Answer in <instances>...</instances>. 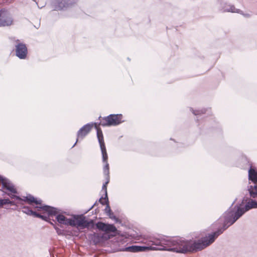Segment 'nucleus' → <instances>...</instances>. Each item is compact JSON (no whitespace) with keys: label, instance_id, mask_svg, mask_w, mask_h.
Wrapping results in <instances>:
<instances>
[{"label":"nucleus","instance_id":"f257e3e1","mask_svg":"<svg viewBox=\"0 0 257 257\" xmlns=\"http://www.w3.org/2000/svg\"><path fill=\"white\" fill-rule=\"evenodd\" d=\"M257 208V202L249 199L244 207H238L236 211L229 209L224 214L223 228L202 238L198 241L185 240L181 238H151V250H166L176 252L185 253L201 250L212 243L215 239L227 228L234 223L245 212Z\"/></svg>","mask_w":257,"mask_h":257},{"label":"nucleus","instance_id":"f03ea898","mask_svg":"<svg viewBox=\"0 0 257 257\" xmlns=\"http://www.w3.org/2000/svg\"><path fill=\"white\" fill-rule=\"evenodd\" d=\"M92 220H88L83 215H75L71 218L69 225L75 227L77 228L83 229L88 228L90 225H92Z\"/></svg>","mask_w":257,"mask_h":257},{"label":"nucleus","instance_id":"7ed1b4c3","mask_svg":"<svg viewBox=\"0 0 257 257\" xmlns=\"http://www.w3.org/2000/svg\"><path fill=\"white\" fill-rule=\"evenodd\" d=\"M42 208L48 212V216H55L59 223L69 225V222L71 221V218H66L64 215L60 213V210L58 209L50 206H44Z\"/></svg>","mask_w":257,"mask_h":257},{"label":"nucleus","instance_id":"20e7f679","mask_svg":"<svg viewBox=\"0 0 257 257\" xmlns=\"http://www.w3.org/2000/svg\"><path fill=\"white\" fill-rule=\"evenodd\" d=\"M121 114H110L107 117L103 118L100 122L99 125L102 126H111L116 125L122 122Z\"/></svg>","mask_w":257,"mask_h":257},{"label":"nucleus","instance_id":"39448f33","mask_svg":"<svg viewBox=\"0 0 257 257\" xmlns=\"http://www.w3.org/2000/svg\"><path fill=\"white\" fill-rule=\"evenodd\" d=\"M95 127L97 130V137L99 143L100 147L102 156V161L104 163L107 162L108 156L106 153L102 132L101 130L97 128L96 124H95Z\"/></svg>","mask_w":257,"mask_h":257},{"label":"nucleus","instance_id":"423d86ee","mask_svg":"<svg viewBox=\"0 0 257 257\" xmlns=\"http://www.w3.org/2000/svg\"><path fill=\"white\" fill-rule=\"evenodd\" d=\"M95 124H96L98 128L101 130L98 126L97 123H87L82 126L77 133L78 139H83L91 131L93 125L95 127ZM96 128V127H95Z\"/></svg>","mask_w":257,"mask_h":257},{"label":"nucleus","instance_id":"0eeeda50","mask_svg":"<svg viewBox=\"0 0 257 257\" xmlns=\"http://www.w3.org/2000/svg\"><path fill=\"white\" fill-rule=\"evenodd\" d=\"M16 56L20 59H25L27 54V48L26 45L22 43L18 44L16 46Z\"/></svg>","mask_w":257,"mask_h":257},{"label":"nucleus","instance_id":"6e6552de","mask_svg":"<svg viewBox=\"0 0 257 257\" xmlns=\"http://www.w3.org/2000/svg\"><path fill=\"white\" fill-rule=\"evenodd\" d=\"M0 181L2 184L3 188L6 189L12 193H17V190L14 185L9 179L1 176Z\"/></svg>","mask_w":257,"mask_h":257},{"label":"nucleus","instance_id":"1a4fd4ad","mask_svg":"<svg viewBox=\"0 0 257 257\" xmlns=\"http://www.w3.org/2000/svg\"><path fill=\"white\" fill-rule=\"evenodd\" d=\"M98 229L106 232H114L116 230V227L112 224H107L101 222L96 224Z\"/></svg>","mask_w":257,"mask_h":257},{"label":"nucleus","instance_id":"9d476101","mask_svg":"<svg viewBox=\"0 0 257 257\" xmlns=\"http://www.w3.org/2000/svg\"><path fill=\"white\" fill-rule=\"evenodd\" d=\"M57 3L55 5L56 10H63L66 9L74 3L75 0H57Z\"/></svg>","mask_w":257,"mask_h":257},{"label":"nucleus","instance_id":"9b49d317","mask_svg":"<svg viewBox=\"0 0 257 257\" xmlns=\"http://www.w3.org/2000/svg\"><path fill=\"white\" fill-rule=\"evenodd\" d=\"M1 12H5V17H1L0 22L5 23V24L1 25V26H10L13 23V20L9 13L5 10H1Z\"/></svg>","mask_w":257,"mask_h":257},{"label":"nucleus","instance_id":"f8f14e48","mask_svg":"<svg viewBox=\"0 0 257 257\" xmlns=\"http://www.w3.org/2000/svg\"><path fill=\"white\" fill-rule=\"evenodd\" d=\"M222 10L223 12L240 13L246 17H248L250 16L249 14H243L239 9H236L233 6L227 5V4H225V6L222 9Z\"/></svg>","mask_w":257,"mask_h":257},{"label":"nucleus","instance_id":"ddd939ff","mask_svg":"<svg viewBox=\"0 0 257 257\" xmlns=\"http://www.w3.org/2000/svg\"><path fill=\"white\" fill-rule=\"evenodd\" d=\"M45 205H42L41 206H37L36 208L37 209L38 211L42 210L43 211V214H41L38 213L36 212L35 214V216L40 218L43 220L47 221L48 219H51V217H53V216H49L48 215V212L45 210H44L42 207L44 206Z\"/></svg>","mask_w":257,"mask_h":257},{"label":"nucleus","instance_id":"4468645a","mask_svg":"<svg viewBox=\"0 0 257 257\" xmlns=\"http://www.w3.org/2000/svg\"><path fill=\"white\" fill-rule=\"evenodd\" d=\"M247 190L251 198H257V184H251L249 183L247 186Z\"/></svg>","mask_w":257,"mask_h":257},{"label":"nucleus","instance_id":"2eb2a0df","mask_svg":"<svg viewBox=\"0 0 257 257\" xmlns=\"http://www.w3.org/2000/svg\"><path fill=\"white\" fill-rule=\"evenodd\" d=\"M248 179L252 184H257V171L251 168L248 171Z\"/></svg>","mask_w":257,"mask_h":257},{"label":"nucleus","instance_id":"dca6fc26","mask_svg":"<svg viewBox=\"0 0 257 257\" xmlns=\"http://www.w3.org/2000/svg\"><path fill=\"white\" fill-rule=\"evenodd\" d=\"M24 201H27L30 204L35 203L36 204L38 205V206H41L42 205V200L41 199H37L31 195L26 197Z\"/></svg>","mask_w":257,"mask_h":257},{"label":"nucleus","instance_id":"f3484780","mask_svg":"<svg viewBox=\"0 0 257 257\" xmlns=\"http://www.w3.org/2000/svg\"><path fill=\"white\" fill-rule=\"evenodd\" d=\"M105 212L107 214V215L108 216H109V217L110 218H112V219H115V220L116 219V218L115 217V216H114L113 213L111 212V210L110 207L109 206L108 204H107L106 206V207L105 208Z\"/></svg>","mask_w":257,"mask_h":257},{"label":"nucleus","instance_id":"a211bd4d","mask_svg":"<svg viewBox=\"0 0 257 257\" xmlns=\"http://www.w3.org/2000/svg\"><path fill=\"white\" fill-rule=\"evenodd\" d=\"M23 212L26 213L28 215H33L35 216V214L36 212L33 211L28 207H24L22 210Z\"/></svg>","mask_w":257,"mask_h":257},{"label":"nucleus","instance_id":"6ab92c4d","mask_svg":"<svg viewBox=\"0 0 257 257\" xmlns=\"http://www.w3.org/2000/svg\"><path fill=\"white\" fill-rule=\"evenodd\" d=\"M10 204L11 205H14L13 202L11 201L9 199H0V206H3L5 204Z\"/></svg>","mask_w":257,"mask_h":257},{"label":"nucleus","instance_id":"aec40b11","mask_svg":"<svg viewBox=\"0 0 257 257\" xmlns=\"http://www.w3.org/2000/svg\"><path fill=\"white\" fill-rule=\"evenodd\" d=\"M103 173L107 178H109V164L107 162L105 163L103 167Z\"/></svg>","mask_w":257,"mask_h":257},{"label":"nucleus","instance_id":"412c9836","mask_svg":"<svg viewBox=\"0 0 257 257\" xmlns=\"http://www.w3.org/2000/svg\"><path fill=\"white\" fill-rule=\"evenodd\" d=\"M99 202L102 205L108 204V199L107 196V197L105 196L104 198H100L99 199Z\"/></svg>","mask_w":257,"mask_h":257},{"label":"nucleus","instance_id":"4be33fe9","mask_svg":"<svg viewBox=\"0 0 257 257\" xmlns=\"http://www.w3.org/2000/svg\"><path fill=\"white\" fill-rule=\"evenodd\" d=\"M192 112L193 113V114L196 115L200 114H202V113H204L205 112V109L197 110H194L192 109Z\"/></svg>","mask_w":257,"mask_h":257},{"label":"nucleus","instance_id":"5701e85b","mask_svg":"<svg viewBox=\"0 0 257 257\" xmlns=\"http://www.w3.org/2000/svg\"><path fill=\"white\" fill-rule=\"evenodd\" d=\"M108 182H109V178H107L106 182L102 186V190H103L104 191L106 197H107L106 185L108 183Z\"/></svg>","mask_w":257,"mask_h":257},{"label":"nucleus","instance_id":"b1692460","mask_svg":"<svg viewBox=\"0 0 257 257\" xmlns=\"http://www.w3.org/2000/svg\"><path fill=\"white\" fill-rule=\"evenodd\" d=\"M51 224L54 226V228L56 229L57 233L58 234H60L62 233V230L58 228L56 225L54 224L52 222H51Z\"/></svg>","mask_w":257,"mask_h":257},{"label":"nucleus","instance_id":"393cba45","mask_svg":"<svg viewBox=\"0 0 257 257\" xmlns=\"http://www.w3.org/2000/svg\"><path fill=\"white\" fill-rule=\"evenodd\" d=\"M10 197L12 198H16L17 200H20V201H23V200H22L20 197L19 196H16L15 195H12L11 196H10Z\"/></svg>","mask_w":257,"mask_h":257},{"label":"nucleus","instance_id":"a878e982","mask_svg":"<svg viewBox=\"0 0 257 257\" xmlns=\"http://www.w3.org/2000/svg\"><path fill=\"white\" fill-rule=\"evenodd\" d=\"M77 141H78V139L77 140L76 142L75 143L74 145L73 146V147L76 144Z\"/></svg>","mask_w":257,"mask_h":257}]
</instances>
